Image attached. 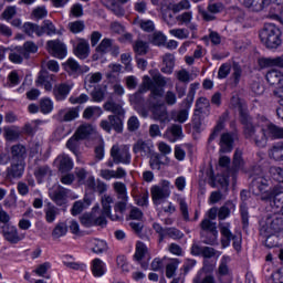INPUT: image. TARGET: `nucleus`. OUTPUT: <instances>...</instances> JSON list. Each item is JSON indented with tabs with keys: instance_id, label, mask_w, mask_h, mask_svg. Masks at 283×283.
Wrapping results in <instances>:
<instances>
[{
	"instance_id": "nucleus-1",
	"label": "nucleus",
	"mask_w": 283,
	"mask_h": 283,
	"mask_svg": "<svg viewBox=\"0 0 283 283\" xmlns=\"http://www.w3.org/2000/svg\"><path fill=\"white\" fill-rule=\"evenodd\" d=\"M237 109L240 116V123L243 125V136L245 140L255 145L260 149H264L269 143V137L266 136V129L260 127V124L255 123V119L249 115V109L247 104L242 102H237Z\"/></svg>"
},
{
	"instance_id": "nucleus-2",
	"label": "nucleus",
	"mask_w": 283,
	"mask_h": 283,
	"mask_svg": "<svg viewBox=\"0 0 283 283\" xmlns=\"http://www.w3.org/2000/svg\"><path fill=\"white\" fill-rule=\"evenodd\" d=\"M259 39L268 50H277L282 45V30L274 23H265Z\"/></svg>"
},
{
	"instance_id": "nucleus-3",
	"label": "nucleus",
	"mask_w": 283,
	"mask_h": 283,
	"mask_svg": "<svg viewBox=\"0 0 283 283\" xmlns=\"http://www.w3.org/2000/svg\"><path fill=\"white\" fill-rule=\"evenodd\" d=\"M272 190L271 179L264 177V175L253 177L250 191H252L253 196H259L262 202H266L271 198Z\"/></svg>"
},
{
	"instance_id": "nucleus-4",
	"label": "nucleus",
	"mask_w": 283,
	"mask_h": 283,
	"mask_svg": "<svg viewBox=\"0 0 283 283\" xmlns=\"http://www.w3.org/2000/svg\"><path fill=\"white\" fill-rule=\"evenodd\" d=\"M200 229L203 244H209L210 247L218 244V226L216 222L210 221L209 218H205L200 223Z\"/></svg>"
},
{
	"instance_id": "nucleus-5",
	"label": "nucleus",
	"mask_w": 283,
	"mask_h": 283,
	"mask_svg": "<svg viewBox=\"0 0 283 283\" xmlns=\"http://www.w3.org/2000/svg\"><path fill=\"white\" fill-rule=\"evenodd\" d=\"M169 180H161L159 186H153L150 188V196L154 205H163L167 198L171 196V189Z\"/></svg>"
},
{
	"instance_id": "nucleus-6",
	"label": "nucleus",
	"mask_w": 283,
	"mask_h": 283,
	"mask_svg": "<svg viewBox=\"0 0 283 283\" xmlns=\"http://www.w3.org/2000/svg\"><path fill=\"white\" fill-rule=\"evenodd\" d=\"M111 158H114L115 165H132V153H129V147L127 146L119 148L118 145H113Z\"/></svg>"
},
{
	"instance_id": "nucleus-7",
	"label": "nucleus",
	"mask_w": 283,
	"mask_h": 283,
	"mask_svg": "<svg viewBox=\"0 0 283 283\" xmlns=\"http://www.w3.org/2000/svg\"><path fill=\"white\" fill-rule=\"evenodd\" d=\"M46 51L53 59H59L60 61H63L67 56V45L59 39L49 40L46 42Z\"/></svg>"
},
{
	"instance_id": "nucleus-8",
	"label": "nucleus",
	"mask_w": 283,
	"mask_h": 283,
	"mask_svg": "<svg viewBox=\"0 0 283 283\" xmlns=\"http://www.w3.org/2000/svg\"><path fill=\"white\" fill-rule=\"evenodd\" d=\"M156 151L154 147V143L149 139H138L133 145V154H136L137 156H140V158H149L154 156V153Z\"/></svg>"
},
{
	"instance_id": "nucleus-9",
	"label": "nucleus",
	"mask_w": 283,
	"mask_h": 283,
	"mask_svg": "<svg viewBox=\"0 0 283 283\" xmlns=\"http://www.w3.org/2000/svg\"><path fill=\"white\" fill-rule=\"evenodd\" d=\"M182 104L185 108L171 113V118L175 123H187V119L189 118V109H191V105H193V95L191 93L188 94Z\"/></svg>"
},
{
	"instance_id": "nucleus-10",
	"label": "nucleus",
	"mask_w": 283,
	"mask_h": 283,
	"mask_svg": "<svg viewBox=\"0 0 283 283\" xmlns=\"http://www.w3.org/2000/svg\"><path fill=\"white\" fill-rule=\"evenodd\" d=\"M49 196L52 201H54L57 207H63L67 205V196H70V189L57 186L49 191Z\"/></svg>"
},
{
	"instance_id": "nucleus-11",
	"label": "nucleus",
	"mask_w": 283,
	"mask_h": 283,
	"mask_svg": "<svg viewBox=\"0 0 283 283\" xmlns=\"http://www.w3.org/2000/svg\"><path fill=\"white\" fill-rule=\"evenodd\" d=\"M154 85V81H151L150 76H144L143 84L138 88V92L135 93L133 96H130L132 103H135V105H143L145 103V98L143 97V94L146 92H149Z\"/></svg>"
},
{
	"instance_id": "nucleus-12",
	"label": "nucleus",
	"mask_w": 283,
	"mask_h": 283,
	"mask_svg": "<svg viewBox=\"0 0 283 283\" xmlns=\"http://www.w3.org/2000/svg\"><path fill=\"white\" fill-rule=\"evenodd\" d=\"M155 120L159 123H169V113L167 112V106L163 102L148 104Z\"/></svg>"
},
{
	"instance_id": "nucleus-13",
	"label": "nucleus",
	"mask_w": 283,
	"mask_h": 283,
	"mask_svg": "<svg viewBox=\"0 0 283 283\" xmlns=\"http://www.w3.org/2000/svg\"><path fill=\"white\" fill-rule=\"evenodd\" d=\"M23 174H25V164L11 161V165L7 167L6 178L7 180H19L23 178Z\"/></svg>"
},
{
	"instance_id": "nucleus-14",
	"label": "nucleus",
	"mask_w": 283,
	"mask_h": 283,
	"mask_svg": "<svg viewBox=\"0 0 283 283\" xmlns=\"http://www.w3.org/2000/svg\"><path fill=\"white\" fill-rule=\"evenodd\" d=\"M238 138V130L231 133H223L220 138V151L221 154H229L233 151V143Z\"/></svg>"
},
{
	"instance_id": "nucleus-15",
	"label": "nucleus",
	"mask_w": 283,
	"mask_h": 283,
	"mask_svg": "<svg viewBox=\"0 0 283 283\" xmlns=\"http://www.w3.org/2000/svg\"><path fill=\"white\" fill-rule=\"evenodd\" d=\"M2 235L9 244H19L23 240V237L19 234V229L15 226L7 224L2 227Z\"/></svg>"
},
{
	"instance_id": "nucleus-16",
	"label": "nucleus",
	"mask_w": 283,
	"mask_h": 283,
	"mask_svg": "<svg viewBox=\"0 0 283 283\" xmlns=\"http://www.w3.org/2000/svg\"><path fill=\"white\" fill-rule=\"evenodd\" d=\"M92 49L90 48V42L85 39H80L76 45L73 46V54L80 61H85V59H90V53Z\"/></svg>"
},
{
	"instance_id": "nucleus-17",
	"label": "nucleus",
	"mask_w": 283,
	"mask_h": 283,
	"mask_svg": "<svg viewBox=\"0 0 283 283\" xmlns=\"http://www.w3.org/2000/svg\"><path fill=\"white\" fill-rule=\"evenodd\" d=\"M78 107L62 108L55 115L59 123H72L78 118Z\"/></svg>"
},
{
	"instance_id": "nucleus-18",
	"label": "nucleus",
	"mask_w": 283,
	"mask_h": 283,
	"mask_svg": "<svg viewBox=\"0 0 283 283\" xmlns=\"http://www.w3.org/2000/svg\"><path fill=\"white\" fill-rule=\"evenodd\" d=\"M219 230L221 233V247L223 249H227V247H231V240L235 238V234L231 232V223L219 222Z\"/></svg>"
},
{
	"instance_id": "nucleus-19",
	"label": "nucleus",
	"mask_w": 283,
	"mask_h": 283,
	"mask_svg": "<svg viewBox=\"0 0 283 283\" xmlns=\"http://www.w3.org/2000/svg\"><path fill=\"white\" fill-rule=\"evenodd\" d=\"M85 187L86 189H88V191H92L93 193H98L99 196H103V193L107 191V184H105L101 179L96 180L94 176L87 177Z\"/></svg>"
},
{
	"instance_id": "nucleus-20",
	"label": "nucleus",
	"mask_w": 283,
	"mask_h": 283,
	"mask_svg": "<svg viewBox=\"0 0 283 283\" xmlns=\"http://www.w3.org/2000/svg\"><path fill=\"white\" fill-rule=\"evenodd\" d=\"M200 105H209V102H207V98L200 97L196 103L197 109H195V114L192 116V128L197 133H200L202 127V120L200 119V114H202V106Z\"/></svg>"
},
{
	"instance_id": "nucleus-21",
	"label": "nucleus",
	"mask_w": 283,
	"mask_h": 283,
	"mask_svg": "<svg viewBox=\"0 0 283 283\" xmlns=\"http://www.w3.org/2000/svg\"><path fill=\"white\" fill-rule=\"evenodd\" d=\"M25 158H28V149L25 146L18 144L11 147V163L25 165Z\"/></svg>"
},
{
	"instance_id": "nucleus-22",
	"label": "nucleus",
	"mask_w": 283,
	"mask_h": 283,
	"mask_svg": "<svg viewBox=\"0 0 283 283\" xmlns=\"http://www.w3.org/2000/svg\"><path fill=\"white\" fill-rule=\"evenodd\" d=\"M112 205H114V199L111 196L104 195L102 197V213L107 216L109 220L119 221L122 217L118 213L112 214Z\"/></svg>"
},
{
	"instance_id": "nucleus-23",
	"label": "nucleus",
	"mask_w": 283,
	"mask_h": 283,
	"mask_svg": "<svg viewBox=\"0 0 283 283\" xmlns=\"http://www.w3.org/2000/svg\"><path fill=\"white\" fill-rule=\"evenodd\" d=\"M54 83H56V76L49 72H42L36 80V85L44 87L46 92H52V85H54Z\"/></svg>"
},
{
	"instance_id": "nucleus-24",
	"label": "nucleus",
	"mask_w": 283,
	"mask_h": 283,
	"mask_svg": "<svg viewBox=\"0 0 283 283\" xmlns=\"http://www.w3.org/2000/svg\"><path fill=\"white\" fill-rule=\"evenodd\" d=\"M146 255H147V245H145V243H143V242H138L136 244L134 260H135V262H138V264H140L142 269H144V271H147V269H149V263L143 262V260L145 259Z\"/></svg>"
},
{
	"instance_id": "nucleus-25",
	"label": "nucleus",
	"mask_w": 283,
	"mask_h": 283,
	"mask_svg": "<svg viewBox=\"0 0 283 283\" xmlns=\"http://www.w3.org/2000/svg\"><path fill=\"white\" fill-rule=\"evenodd\" d=\"M18 46V51L22 54L25 61H30L31 54H36V52H39V45H36L34 41H25L23 45Z\"/></svg>"
},
{
	"instance_id": "nucleus-26",
	"label": "nucleus",
	"mask_w": 283,
	"mask_h": 283,
	"mask_svg": "<svg viewBox=\"0 0 283 283\" xmlns=\"http://www.w3.org/2000/svg\"><path fill=\"white\" fill-rule=\"evenodd\" d=\"M268 156L270 160H274L275 163L283 161V142H277L271 146L268 150Z\"/></svg>"
},
{
	"instance_id": "nucleus-27",
	"label": "nucleus",
	"mask_w": 283,
	"mask_h": 283,
	"mask_svg": "<svg viewBox=\"0 0 283 283\" xmlns=\"http://www.w3.org/2000/svg\"><path fill=\"white\" fill-rule=\"evenodd\" d=\"M70 92H72V85L66 83L59 84L53 88L54 98L59 102L65 101L70 96Z\"/></svg>"
},
{
	"instance_id": "nucleus-28",
	"label": "nucleus",
	"mask_w": 283,
	"mask_h": 283,
	"mask_svg": "<svg viewBox=\"0 0 283 283\" xmlns=\"http://www.w3.org/2000/svg\"><path fill=\"white\" fill-rule=\"evenodd\" d=\"M266 224L274 233H283V212L268 219Z\"/></svg>"
},
{
	"instance_id": "nucleus-29",
	"label": "nucleus",
	"mask_w": 283,
	"mask_h": 283,
	"mask_svg": "<svg viewBox=\"0 0 283 283\" xmlns=\"http://www.w3.org/2000/svg\"><path fill=\"white\" fill-rule=\"evenodd\" d=\"M57 160L61 174H67V171H72V169H74V161L70 156L61 155L57 157Z\"/></svg>"
},
{
	"instance_id": "nucleus-30",
	"label": "nucleus",
	"mask_w": 283,
	"mask_h": 283,
	"mask_svg": "<svg viewBox=\"0 0 283 283\" xmlns=\"http://www.w3.org/2000/svg\"><path fill=\"white\" fill-rule=\"evenodd\" d=\"M264 76L270 85H276L280 90H283V73L282 72H268V73H265Z\"/></svg>"
},
{
	"instance_id": "nucleus-31",
	"label": "nucleus",
	"mask_w": 283,
	"mask_h": 283,
	"mask_svg": "<svg viewBox=\"0 0 283 283\" xmlns=\"http://www.w3.org/2000/svg\"><path fill=\"white\" fill-rule=\"evenodd\" d=\"M91 271L94 277H103L107 271V268L105 266V262H103V260L94 259L92 261Z\"/></svg>"
},
{
	"instance_id": "nucleus-32",
	"label": "nucleus",
	"mask_w": 283,
	"mask_h": 283,
	"mask_svg": "<svg viewBox=\"0 0 283 283\" xmlns=\"http://www.w3.org/2000/svg\"><path fill=\"white\" fill-rule=\"evenodd\" d=\"M149 43L151 45H155L156 48H163L164 45H167V35L163 33L161 31H155L153 34L148 38Z\"/></svg>"
},
{
	"instance_id": "nucleus-33",
	"label": "nucleus",
	"mask_w": 283,
	"mask_h": 283,
	"mask_svg": "<svg viewBox=\"0 0 283 283\" xmlns=\"http://www.w3.org/2000/svg\"><path fill=\"white\" fill-rule=\"evenodd\" d=\"M168 140L170 143H176V140H180L182 138V125L174 124L171 127L167 129Z\"/></svg>"
},
{
	"instance_id": "nucleus-34",
	"label": "nucleus",
	"mask_w": 283,
	"mask_h": 283,
	"mask_svg": "<svg viewBox=\"0 0 283 283\" xmlns=\"http://www.w3.org/2000/svg\"><path fill=\"white\" fill-rule=\"evenodd\" d=\"M103 108L105 112H112V114H115L116 116L125 115V109H123V106L112 99L105 102Z\"/></svg>"
},
{
	"instance_id": "nucleus-35",
	"label": "nucleus",
	"mask_w": 283,
	"mask_h": 283,
	"mask_svg": "<svg viewBox=\"0 0 283 283\" xmlns=\"http://www.w3.org/2000/svg\"><path fill=\"white\" fill-rule=\"evenodd\" d=\"M99 116H103V108H101V106H87L83 112V118H85V120L99 118Z\"/></svg>"
},
{
	"instance_id": "nucleus-36",
	"label": "nucleus",
	"mask_w": 283,
	"mask_h": 283,
	"mask_svg": "<svg viewBox=\"0 0 283 283\" xmlns=\"http://www.w3.org/2000/svg\"><path fill=\"white\" fill-rule=\"evenodd\" d=\"M150 90V96L148 98V105H153V103H161L160 98H163V94H165V90L160 86H155L153 82V86Z\"/></svg>"
},
{
	"instance_id": "nucleus-37",
	"label": "nucleus",
	"mask_w": 283,
	"mask_h": 283,
	"mask_svg": "<svg viewBox=\"0 0 283 283\" xmlns=\"http://www.w3.org/2000/svg\"><path fill=\"white\" fill-rule=\"evenodd\" d=\"M74 134L82 140H85L94 134V126H92V124H82Z\"/></svg>"
},
{
	"instance_id": "nucleus-38",
	"label": "nucleus",
	"mask_w": 283,
	"mask_h": 283,
	"mask_svg": "<svg viewBox=\"0 0 283 283\" xmlns=\"http://www.w3.org/2000/svg\"><path fill=\"white\" fill-rule=\"evenodd\" d=\"M231 211H235V203L227 201L218 211L219 220H227L231 216Z\"/></svg>"
},
{
	"instance_id": "nucleus-39",
	"label": "nucleus",
	"mask_w": 283,
	"mask_h": 283,
	"mask_svg": "<svg viewBox=\"0 0 283 283\" xmlns=\"http://www.w3.org/2000/svg\"><path fill=\"white\" fill-rule=\"evenodd\" d=\"M164 67L160 72H174V67H176V56L171 53H166L163 57Z\"/></svg>"
},
{
	"instance_id": "nucleus-40",
	"label": "nucleus",
	"mask_w": 283,
	"mask_h": 283,
	"mask_svg": "<svg viewBox=\"0 0 283 283\" xmlns=\"http://www.w3.org/2000/svg\"><path fill=\"white\" fill-rule=\"evenodd\" d=\"M81 140L82 138L78 137L75 133L73 136L66 142V147L74 154V156H78V149H81Z\"/></svg>"
},
{
	"instance_id": "nucleus-41",
	"label": "nucleus",
	"mask_w": 283,
	"mask_h": 283,
	"mask_svg": "<svg viewBox=\"0 0 283 283\" xmlns=\"http://www.w3.org/2000/svg\"><path fill=\"white\" fill-rule=\"evenodd\" d=\"M133 50L137 56H145L149 52V43L137 40L133 44Z\"/></svg>"
},
{
	"instance_id": "nucleus-42",
	"label": "nucleus",
	"mask_w": 283,
	"mask_h": 283,
	"mask_svg": "<svg viewBox=\"0 0 283 283\" xmlns=\"http://www.w3.org/2000/svg\"><path fill=\"white\" fill-rule=\"evenodd\" d=\"M270 138L273 140H282L283 139V127H279L274 124H269L266 126V130Z\"/></svg>"
},
{
	"instance_id": "nucleus-43",
	"label": "nucleus",
	"mask_w": 283,
	"mask_h": 283,
	"mask_svg": "<svg viewBox=\"0 0 283 283\" xmlns=\"http://www.w3.org/2000/svg\"><path fill=\"white\" fill-rule=\"evenodd\" d=\"M62 70L64 72H83L81 70V64L74 57H69L64 63H62Z\"/></svg>"
},
{
	"instance_id": "nucleus-44",
	"label": "nucleus",
	"mask_w": 283,
	"mask_h": 283,
	"mask_svg": "<svg viewBox=\"0 0 283 283\" xmlns=\"http://www.w3.org/2000/svg\"><path fill=\"white\" fill-rule=\"evenodd\" d=\"M113 187L117 193L118 200H129L127 196V186L124 182L116 181L113 184Z\"/></svg>"
},
{
	"instance_id": "nucleus-45",
	"label": "nucleus",
	"mask_w": 283,
	"mask_h": 283,
	"mask_svg": "<svg viewBox=\"0 0 283 283\" xmlns=\"http://www.w3.org/2000/svg\"><path fill=\"white\" fill-rule=\"evenodd\" d=\"M114 43L113 39L104 38L101 43L96 46L95 52L99 54H109V50Z\"/></svg>"
},
{
	"instance_id": "nucleus-46",
	"label": "nucleus",
	"mask_w": 283,
	"mask_h": 283,
	"mask_svg": "<svg viewBox=\"0 0 283 283\" xmlns=\"http://www.w3.org/2000/svg\"><path fill=\"white\" fill-rule=\"evenodd\" d=\"M34 176H35L36 180H42L43 178H45L48 176H52V169L48 165L39 166L34 170Z\"/></svg>"
},
{
	"instance_id": "nucleus-47",
	"label": "nucleus",
	"mask_w": 283,
	"mask_h": 283,
	"mask_svg": "<svg viewBox=\"0 0 283 283\" xmlns=\"http://www.w3.org/2000/svg\"><path fill=\"white\" fill-rule=\"evenodd\" d=\"M25 57L23 56V53L19 52V45L11 50V52L9 53V61L11 63H14L15 65H21Z\"/></svg>"
},
{
	"instance_id": "nucleus-48",
	"label": "nucleus",
	"mask_w": 283,
	"mask_h": 283,
	"mask_svg": "<svg viewBox=\"0 0 283 283\" xmlns=\"http://www.w3.org/2000/svg\"><path fill=\"white\" fill-rule=\"evenodd\" d=\"M223 129H224V118L220 117L212 133L210 134V137L208 138V143H213V140H216V138L220 136V133Z\"/></svg>"
},
{
	"instance_id": "nucleus-49",
	"label": "nucleus",
	"mask_w": 283,
	"mask_h": 283,
	"mask_svg": "<svg viewBox=\"0 0 283 283\" xmlns=\"http://www.w3.org/2000/svg\"><path fill=\"white\" fill-rule=\"evenodd\" d=\"M45 220L49 224H52L54 220H56V216L59 214V208L56 206L49 205L48 208L44 210Z\"/></svg>"
},
{
	"instance_id": "nucleus-50",
	"label": "nucleus",
	"mask_w": 283,
	"mask_h": 283,
	"mask_svg": "<svg viewBox=\"0 0 283 283\" xmlns=\"http://www.w3.org/2000/svg\"><path fill=\"white\" fill-rule=\"evenodd\" d=\"M108 122L111 123V128L115 129L117 134H120L123 132V120L120 119V117L116 115H109Z\"/></svg>"
},
{
	"instance_id": "nucleus-51",
	"label": "nucleus",
	"mask_w": 283,
	"mask_h": 283,
	"mask_svg": "<svg viewBox=\"0 0 283 283\" xmlns=\"http://www.w3.org/2000/svg\"><path fill=\"white\" fill-rule=\"evenodd\" d=\"M69 30L72 34H81L85 30V22L83 20H76L69 23Z\"/></svg>"
},
{
	"instance_id": "nucleus-52",
	"label": "nucleus",
	"mask_w": 283,
	"mask_h": 283,
	"mask_svg": "<svg viewBox=\"0 0 283 283\" xmlns=\"http://www.w3.org/2000/svg\"><path fill=\"white\" fill-rule=\"evenodd\" d=\"M178 264H180L178 259H174L169 263H167L166 277L171 279L174 277V275H176V271H178Z\"/></svg>"
},
{
	"instance_id": "nucleus-53",
	"label": "nucleus",
	"mask_w": 283,
	"mask_h": 283,
	"mask_svg": "<svg viewBox=\"0 0 283 283\" xmlns=\"http://www.w3.org/2000/svg\"><path fill=\"white\" fill-rule=\"evenodd\" d=\"M171 238V240H182L185 238V233L178 230V228H166L165 238Z\"/></svg>"
},
{
	"instance_id": "nucleus-54",
	"label": "nucleus",
	"mask_w": 283,
	"mask_h": 283,
	"mask_svg": "<svg viewBox=\"0 0 283 283\" xmlns=\"http://www.w3.org/2000/svg\"><path fill=\"white\" fill-rule=\"evenodd\" d=\"M80 222L81 226L85 227L86 229L94 227V212L82 214L80 217Z\"/></svg>"
},
{
	"instance_id": "nucleus-55",
	"label": "nucleus",
	"mask_w": 283,
	"mask_h": 283,
	"mask_svg": "<svg viewBox=\"0 0 283 283\" xmlns=\"http://www.w3.org/2000/svg\"><path fill=\"white\" fill-rule=\"evenodd\" d=\"M67 234V224L60 222L55 226V228L52 231L53 238H63V235Z\"/></svg>"
},
{
	"instance_id": "nucleus-56",
	"label": "nucleus",
	"mask_w": 283,
	"mask_h": 283,
	"mask_svg": "<svg viewBox=\"0 0 283 283\" xmlns=\"http://www.w3.org/2000/svg\"><path fill=\"white\" fill-rule=\"evenodd\" d=\"M54 109V104L50 98H43L40 101V111L42 114H50Z\"/></svg>"
},
{
	"instance_id": "nucleus-57",
	"label": "nucleus",
	"mask_w": 283,
	"mask_h": 283,
	"mask_svg": "<svg viewBox=\"0 0 283 283\" xmlns=\"http://www.w3.org/2000/svg\"><path fill=\"white\" fill-rule=\"evenodd\" d=\"M231 261V258L223 255L221 259V262L219 264V275H229V262Z\"/></svg>"
},
{
	"instance_id": "nucleus-58",
	"label": "nucleus",
	"mask_w": 283,
	"mask_h": 283,
	"mask_svg": "<svg viewBox=\"0 0 283 283\" xmlns=\"http://www.w3.org/2000/svg\"><path fill=\"white\" fill-rule=\"evenodd\" d=\"M240 213L243 229H249V207L247 206V203L240 206Z\"/></svg>"
},
{
	"instance_id": "nucleus-59",
	"label": "nucleus",
	"mask_w": 283,
	"mask_h": 283,
	"mask_svg": "<svg viewBox=\"0 0 283 283\" xmlns=\"http://www.w3.org/2000/svg\"><path fill=\"white\" fill-rule=\"evenodd\" d=\"M50 269H52V263L44 262L38 265V268L33 270V273H35V275H39V277H45V274L48 273V271H50Z\"/></svg>"
},
{
	"instance_id": "nucleus-60",
	"label": "nucleus",
	"mask_w": 283,
	"mask_h": 283,
	"mask_svg": "<svg viewBox=\"0 0 283 283\" xmlns=\"http://www.w3.org/2000/svg\"><path fill=\"white\" fill-rule=\"evenodd\" d=\"M139 28L143 32L151 33L156 31V24L153 20H140Z\"/></svg>"
},
{
	"instance_id": "nucleus-61",
	"label": "nucleus",
	"mask_w": 283,
	"mask_h": 283,
	"mask_svg": "<svg viewBox=\"0 0 283 283\" xmlns=\"http://www.w3.org/2000/svg\"><path fill=\"white\" fill-rule=\"evenodd\" d=\"M150 169L160 171V165H163V161H160V155L158 153H154L153 156L148 157Z\"/></svg>"
},
{
	"instance_id": "nucleus-62",
	"label": "nucleus",
	"mask_w": 283,
	"mask_h": 283,
	"mask_svg": "<svg viewBox=\"0 0 283 283\" xmlns=\"http://www.w3.org/2000/svg\"><path fill=\"white\" fill-rule=\"evenodd\" d=\"M120 61H122L123 65H125V71L126 72H133L134 71V66H132V54L123 53L120 55Z\"/></svg>"
},
{
	"instance_id": "nucleus-63",
	"label": "nucleus",
	"mask_w": 283,
	"mask_h": 283,
	"mask_svg": "<svg viewBox=\"0 0 283 283\" xmlns=\"http://www.w3.org/2000/svg\"><path fill=\"white\" fill-rule=\"evenodd\" d=\"M70 17H74V19H81V17H83V4L74 3L71 7Z\"/></svg>"
},
{
	"instance_id": "nucleus-64",
	"label": "nucleus",
	"mask_w": 283,
	"mask_h": 283,
	"mask_svg": "<svg viewBox=\"0 0 283 283\" xmlns=\"http://www.w3.org/2000/svg\"><path fill=\"white\" fill-rule=\"evenodd\" d=\"M92 251L93 253H105V251H107V242L95 240Z\"/></svg>"
}]
</instances>
